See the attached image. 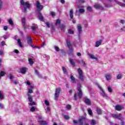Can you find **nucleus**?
I'll list each match as a JSON object with an SVG mask.
<instances>
[{
	"instance_id": "nucleus-64",
	"label": "nucleus",
	"mask_w": 125,
	"mask_h": 125,
	"mask_svg": "<svg viewBox=\"0 0 125 125\" xmlns=\"http://www.w3.org/2000/svg\"><path fill=\"white\" fill-rule=\"evenodd\" d=\"M61 2L62 4H64V3H65V0H61Z\"/></svg>"
},
{
	"instance_id": "nucleus-43",
	"label": "nucleus",
	"mask_w": 125,
	"mask_h": 125,
	"mask_svg": "<svg viewBox=\"0 0 125 125\" xmlns=\"http://www.w3.org/2000/svg\"><path fill=\"white\" fill-rule=\"evenodd\" d=\"M87 9L90 11V12H92V8L90 6H87Z\"/></svg>"
},
{
	"instance_id": "nucleus-8",
	"label": "nucleus",
	"mask_w": 125,
	"mask_h": 125,
	"mask_svg": "<svg viewBox=\"0 0 125 125\" xmlns=\"http://www.w3.org/2000/svg\"><path fill=\"white\" fill-rule=\"evenodd\" d=\"M26 40L28 44H32V43H33V40L32 39V38H31V36L27 35Z\"/></svg>"
},
{
	"instance_id": "nucleus-34",
	"label": "nucleus",
	"mask_w": 125,
	"mask_h": 125,
	"mask_svg": "<svg viewBox=\"0 0 125 125\" xmlns=\"http://www.w3.org/2000/svg\"><path fill=\"white\" fill-rule=\"evenodd\" d=\"M100 89H101L102 91L103 92V97H107V95H106V93H105V92H104V90H103V89H102V88H101V87H100Z\"/></svg>"
},
{
	"instance_id": "nucleus-53",
	"label": "nucleus",
	"mask_w": 125,
	"mask_h": 125,
	"mask_svg": "<svg viewBox=\"0 0 125 125\" xmlns=\"http://www.w3.org/2000/svg\"><path fill=\"white\" fill-rule=\"evenodd\" d=\"M45 104L47 106H49V102H48V101H46V100L45 101Z\"/></svg>"
},
{
	"instance_id": "nucleus-52",
	"label": "nucleus",
	"mask_w": 125,
	"mask_h": 125,
	"mask_svg": "<svg viewBox=\"0 0 125 125\" xmlns=\"http://www.w3.org/2000/svg\"><path fill=\"white\" fill-rule=\"evenodd\" d=\"M13 78H14V77L12 75V74H9V79H10V80H12V79H13Z\"/></svg>"
},
{
	"instance_id": "nucleus-6",
	"label": "nucleus",
	"mask_w": 125,
	"mask_h": 125,
	"mask_svg": "<svg viewBox=\"0 0 125 125\" xmlns=\"http://www.w3.org/2000/svg\"><path fill=\"white\" fill-rule=\"evenodd\" d=\"M38 12V18L39 20H41L42 22H44V18H43V16H42V14L41 13V12Z\"/></svg>"
},
{
	"instance_id": "nucleus-7",
	"label": "nucleus",
	"mask_w": 125,
	"mask_h": 125,
	"mask_svg": "<svg viewBox=\"0 0 125 125\" xmlns=\"http://www.w3.org/2000/svg\"><path fill=\"white\" fill-rule=\"evenodd\" d=\"M124 109V107H123V105H119V104H117L115 105V109L116 111H122Z\"/></svg>"
},
{
	"instance_id": "nucleus-44",
	"label": "nucleus",
	"mask_w": 125,
	"mask_h": 125,
	"mask_svg": "<svg viewBox=\"0 0 125 125\" xmlns=\"http://www.w3.org/2000/svg\"><path fill=\"white\" fill-rule=\"evenodd\" d=\"M8 22H9V24L10 25H13V24H14L13 21L11 19L9 20Z\"/></svg>"
},
{
	"instance_id": "nucleus-30",
	"label": "nucleus",
	"mask_w": 125,
	"mask_h": 125,
	"mask_svg": "<svg viewBox=\"0 0 125 125\" xmlns=\"http://www.w3.org/2000/svg\"><path fill=\"white\" fill-rule=\"evenodd\" d=\"M60 94H58L57 93H55V100H57V99H58V97H59V95Z\"/></svg>"
},
{
	"instance_id": "nucleus-20",
	"label": "nucleus",
	"mask_w": 125,
	"mask_h": 125,
	"mask_svg": "<svg viewBox=\"0 0 125 125\" xmlns=\"http://www.w3.org/2000/svg\"><path fill=\"white\" fill-rule=\"evenodd\" d=\"M18 43L20 46V47H23V44H22V42H21V39H18L17 40Z\"/></svg>"
},
{
	"instance_id": "nucleus-21",
	"label": "nucleus",
	"mask_w": 125,
	"mask_h": 125,
	"mask_svg": "<svg viewBox=\"0 0 125 125\" xmlns=\"http://www.w3.org/2000/svg\"><path fill=\"white\" fill-rule=\"evenodd\" d=\"M38 123H39L41 125H47V122L45 121H38Z\"/></svg>"
},
{
	"instance_id": "nucleus-42",
	"label": "nucleus",
	"mask_w": 125,
	"mask_h": 125,
	"mask_svg": "<svg viewBox=\"0 0 125 125\" xmlns=\"http://www.w3.org/2000/svg\"><path fill=\"white\" fill-rule=\"evenodd\" d=\"M35 73L36 74V75L38 76V77H40V72H39V71H38V70H35Z\"/></svg>"
},
{
	"instance_id": "nucleus-4",
	"label": "nucleus",
	"mask_w": 125,
	"mask_h": 125,
	"mask_svg": "<svg viewBox=\"0 0 125 125\" xmlns=\"http://www.w3.org/2000/svg\"><path fill=\"white\" fill-rule=\"evenodd\" d=\"M77 90H78V96L79 98V99H82L83 97V91H82V89L81 87L78 86L77 87Z\"/></svg>"
},
{
	"instance_id": "nucleus-60",
	"label": "nucleus",
	"mask_w": 125,
	"mask_h": 125,
	"mask_svg": "<svg viewBox=\"0 0 125 125\" xmlns=\"http://www.w3.org/2000/svg\"><path fill=\"white\" fill-rule=\"evenodd\" d=\"M120 6H121L122 7H125V4L121 3V4H120Z\"/></svg>"
},
{
	"instance_id": "nucleus-31",
	"label": "nucleus",
	"mask_w": 125,
	"mask_h": 125,
	"mask_svg": "<svg viewBox=\"0 0 125 125\" xmlns=\"http://www.w3.org/2000/svg\"><path fill=\"white\" fill-rule=\"evenodd\" d=\"M4 75H6L5 72H4V71H1L0 72V78L1 77H3Z\"/></svg>"
},
{
	"instance_id": "nucleus-32",
	"label": "nucleus",
	"mask_w": 125,
	"mask_h": 125,
	"mask_svg": "<svg viewBox=\"0 0 125 125\" xmlns=\"http://www.w3.org/2000/svg\"><path fill=\"white\" fill-rule=\"evenodd\" d=\"M88 113L90 116H92V115H93V113H92V110H91V109H88Z\"/></svg>"
},
{
	"instance_id": "nucleus-47",
	"label": "nucleus",
	"mask_w": 125,
	"mask_h": 125,
	"mask_svg": "<svg viewBox=\"0 0 125 125\" xmlns=\"http://www.w3.org/2000/svg\"><path fill=\"white\" fill-rule=\"evenodd\" d=\"M91 125H96V122H95V120H92L91 121Z\"/></svg>"
},
{
	"instance_id": "nucleus-9",
	"label": "nucleus",
	"mask_w": 125,
	"mask_h": 125,
	"mask_svg": "<svg viewBox=\"0 0 125 125\" xmlns=\"http://www.w3.org/2000/svg\"><path fill=\"white\" fill-rule=\"evenodd\" d=\"M94 7L96 9H101V10H103V9H104V8H103L101 5L98 4H95L94 5Z\"/></svg>"
},
{
	"instance_id": "nucleus-11",
	"label": "nucleus",
	"mask_w": 125,
	"mask_h": 125,
	"mask_svg": "<svg viewBox=\"0 0 125 125\" xmlns=\"http://www.w3.org/2000/svg\"><path fill=\"white\" fill-rule=\"evenodd\" d=\"M77 29H78V33L79 34H81L82 31H83V27H82V24H78Z\"/></svg>"
},
{
	"instance_id": "nucleus-36",
	"label": "nucleus",
	"mask_w": 125,
	"mask_h": 125,
	"mask_svg": "<svg viewBox=\"0 0 125 125\" xmlns=\"http://www.w3.org/2000/svg\"><path fill=\"white\" fill-rule=\"evenodd\" d=\"M68 34H70V35H74V31L71 29H68Z\"/></svg>"
},
{
	"instance_id": "nucleus-45",
	"label": "nucleus",
	"mask_w": 125,
	"mask_h": 125,
	"mask_svg": "<svg viewBox=\"0 0 125 125\" xmlns=\"http://www.w3.org/2000/svg\"><path fill=\"white\" fill-rule=\"evenodd\" d=\"M63 118L65 120H69L70 119L69 115H64Z\"/></svg>"
},
{
	"instance_id": "nucleus-49",
	"label": "nucleus",
	"mask_w": 125,
	"mask_h": 125,
	"mask_svg": "<svg viewBox=\"0 0 125 125\" xmlns=\"http://www.w3.org/2000/svg\"><path fill=\"white\" fill-rule=\"evenodd\" d=\"M45 23L47 27H48V28H49V27H50V22H45Z\"/></svg>"
},
{
	"instance_id": "nucleus-18",
	"label": "nucleus",
	"mask_w": 125,
	"mask_h": 125,
	"mask_svg": "<svg viewBox=\"0 0 125 125\" xmlns=\"http://www.w3.org/2000/svg\"><path fill=\"white\" fill-rule=\"evenodd\" d=\"M74 10L73 9H70L69 12V15L71 19H73V18L74 17Z\"/></svg>"
},
{
	"instance_id": "nucleus-15",
	"label": "nucleus",
	"mask_w": 125,
	"mask_h": 125,
	"mask_svg": "<svg viewBox=\"0 0 125 125\" xmlns=\"http://www.w3.org/2000/svg\"><path fill=\"white\" fill-rule=\"evenodd\" d=\"M26 69H27V68L26 67H22V68H21L20 69L21 73L22 75H25V74H26Z\"/></svg>"
},
{
	"instance_id": "nucleus-29",
	"label": "nucleus",
	"mask_w": 125,
	"mask_h": 125,
	"mask_svg": "<svg viewBox=\"0 0 125 125\" xmlns=\"http://www.w3.org/2000/svg\"><path fill=\"white\" fill-rule=\"evenodd\" d=\"M28 61L30 65H33V64H34V62L33 61L32 58H28Z\"/></svg>"
},
{
	"instance_id": "nucleus-22",
	"label": "nucleus",
	"mask_w": 125,
	"mask_h": 125,
	"mask_svg": "<svg viewBox=\"0 0 125 125\" xmlns=\"http://www.w3.org/2000/svg\"><path fill=\"white\" fill-rule=\"evenodd\" d=\"M89 57L91 58V59H95V60H97V57H94V55L92 54H89Z\"/></svg>"
},
{
	"instance_id": "nucleus-3",
	"label": "nucleus",
	"mask_w": 125,
	"mask_h": 125,
	"mask_svg": "<svg viewBox=\"0 0 125 125\" xmlns=\"http://www.w3.org/2000/svg\"><path fill=\"white\" fill-rule=\"evenodd\" d=\"M36 7L37 8V12H39L42 10V9L43 8V5H41V2H40V1L38 0L36 1Z\"/></svg>"
},
{
	"instance_id": "nucleus-2",
	"label": "nucleus",
	"mask_w": 125,
	"mask_h": 125,
	"mask_svg": "<svg viewBox=\"0 0 125 125\" xmlns=\"http://www.w3.org/2000/svg\"><path fill=\"white\" fill-rule=\"evenodd\" d=\"M78 73L79 74L78 78L81 82H84V76H83V72L81 68H78Z\"/></svg>"
},
{
	"instance_id": "nucleus-41",
	"label": "nucleus",
	"mask_w": 125,
	"mask_h": 125,
	"mask_svg": "<svg viewBox=\"0 0 125 125\" xmlns=\"http://www.w3.org/2000/svg\"><path fill=\"white\" fill-rule=\"evenodd\" d=\"M107 90L108 91L110 92V93H112V92H113V89H112V88H111V87H108Z\"/></svg>"
},
{
	"instance_id": "nucleus-27",
	"label": "nucleus",
	"mask_w": 125,
	"mask_h": 125,
	"mask_svg": "<svg viewBox=\"0 0 125 125\" xmlns=\"http://www.w3.org/2000/svg\"><path fill=\"white\" fill-rule=\"evenodd\" d=\"M69 62L72 66H75V62H74V60L73 59H69Z\"/></svg>"
},
{
	"instance_id": "nucleus-50",
	"label": "nucleus",
	"mask_w": 125,
	"mask_h": 125,
	"mask_svg": "<svg viewBox=\"0 0 125 125\" xmlns=\"http://www.w3.org/2000/svg\"><path fill=\"white\" fill-rule=\"evenodd\" d=\"M34 105H36V103H35L34 102L29 103L30 106H34Z\"/></svg>"
},
{
	"instance_id": "nucleus-56",
	"label": "nucleus",
	"mask_w": 125,
	"mask_h": 125,
	"mask_svg": "<svg viewBox=\"0 0 125 125\" xmlns=\"http://www.w3.org/2000/svg\"><path fill=\"white\" fill-rule=\"evenodd\" d=\"M50 14L52 16H55V13L54 12H50Z\"/></svg>"
},
{
	"instance_id": "nucleus-5",
	"label": "nucleus",
	"mask_w": 125,
	"mask_h": 125,
	"mask_svg": "<svg viewBox=\"0 0 125 125\" xmlns=\"http://www.w3.org/2000/svg\"><path fill=\"white\" fill-rule=\"evenodd\" d=\"M122 116L123 115L122 114V113H119V114H112L113 118H114L115 119H117V120H119L120 121L122 120Z\"/></svg>"
},
{
	"instance_id": "nucleus-48",
	"label": "nucleus",
	"mask_w": 125,
	"mask_h": 125,
	"mask_svg": "<svg viewBox=\"0 0 125 125\" xmlns=\"http://www.w3.org/2000/svg\"><path fill=\"white\" fill-rule=\"evenodd\" d=\"M78 96L77 95V93H74V100L77 101L78 100Z\"/></svg>"
},
{
	"instance_id": "nucleus-13",
	"label": "nucleus",
	"mask_w": 125,
	"mask_h": 125,
	"mask_svg": "<svg viewBox=\"0 0 125 125\" xmlns=\"http://www.w3.org/2000/svg\"><path fill=\"white\" fill-rule=\"evenodd\" d=\"M85 99V103L88 105H91V101H90V100H89V99L85 97L84 98Z\"/></svg>"
},
{
	"instance_id": "nucleus-28",
	"label": "nucleus",
	"mask_w": 125,
	"mask_h": 125,
	"mask_svg": "<svg viewBox=\"0 0 125 125\" xmlns=\"http://www.w3.org/2000/svg\"><path fill=\"white\" fill-rule=\"evenodd\" d=\"M105 78L107 81H109V80H111V75H110V74L106 75Z\"/></svg>"
},
{
	"instance_id": "nucleus-24",
	"label": "nucleus",
	"mask_w": 125,
	"mask_h": 125,
	"mask_svg": "<svg viewBox=\"0 0 125 125\" xmlns=\"http://www.w3.org/2000/svg\"><path fill=\"white\" fill-rule=\"evenodd\" d=\"M61 90H62L61 88L60 87L57 88L55 91V93H58L59 94H60V92H61Z\"/></svg>"
},
{
	"instance_id": "nucleus-16",
	"label": "nucleus",
	"mask_w": 125,
	"mask_h": 125,
	"mask_svg": "<svg viewBox=\"0 0 125 125\" xmlns=\"http://www.w3.org/2000/svg\"><path fill=\"white\" fill-rule=\"evenodd\" d=\"M70 79L71 83H77V81H76V78H75L73 75L70 76Z\"/></svg>"
},
{
	"instance_id": "nucleus-57",
	"label": "nucleus",
	"mask_w": 125,
	"mask_h": 125,
	"mask_svg": "<svg viewBox=\"0 0 125 125\" xmlns=\"http://www.w3.org/2000/svg\"><path fill=\"white\" fill-rule=\"evenodd\" d=\"M3 29L5 31H6L8 29V26L7 25L4 26Z\"/></svg>"
},
{
	"instance_id": "nucleus-14",
	"label": "nucleus",
	"mask_w": 125,
	"mask_h": 125,
	"mask_svg": "<svg viewBox=\"0 0 125 125\" xmlns=\"http://www.w3.org/2000/svg\"><path fill=\"white\" fill-rule=\"evenodd\" d=\"M21 23L23 28H26V18H22L21 19Z\"/></svg>"
},
{
	"instance_id": "nucleus-62",
	"label": "nucleus",
	"mask_w": 125,
	"mask_h": 125,
	"mask_svg": "<svg viewBox=\"0 0 125 125\" xmlns=\"http://www.w3.org/2000/svg\"><path fill=\"white\" fill-rule=\"evenodd\" d=\"M30 45H31V46L33 47V48H37V46H35L34 44H32V43Z\"/></svg>"
},
{
	"instance_id": "nucleus-46",
	"label": "nucleus",
	"mask_w": 125,
	"mask_h": 125,
	"mask_svg": "<svg viewBox=\"0 0 125 125\" xmlns=\"http://www.w3.org/2000/svg\"><path fill=\"white\" fill-rule=\"evenodd\" d=\"M79 11L80 13H83L85 11L83 9H79Z\"/></svg>"
},
{
	"instance_id": "nucleus-39",
	"label": "nucleus",
	"mask_w": 125,
	"mask_h": 125,
	"mask_svg": "<svg viewBox=\"0 0 125 125\" xmlns=\"http://www.w3.org/2000/svg\"><path fill=\"white\" fill-rule=\"evenodd\" d=\"M66 107L68 110H71L72 109V106H71V105L67 104L66 105Z\"/></svg>"
},
{
	"instance_id": "nucleus-63",
	"label": "nucleus",
	"mask_w": 125,
	"mask_h": 125,
	"mask_svg": "<svg viewBox=\"0 0 125 125\" xmlns=\"http://www.w3.org/2000/svg\"><path fill=\"white\" fill-rule=\"evenodd\" d=\"M52 30L55 31V26H54L53 25H52Z\"/></svg>"
},
{
	"instance_id": "nucleus-1",
	"label": "nucleus",
	"mask_w": 125,
	"mask_h": 125,
	"mask_svg": "<svg viewBox=\"0 0 125 125\" xmlns=\"http://www.w3.org/2000/svg\"><path fill=\"white\" fill-rule=\"evenodd\" d=\"M20 2L24 9V12H27V9H28V8H30L31 4L28 3V2L24 1V0H21Z\"/></svg>"
},
{
	"instance_id": "nucleus-58",
	"label": "nucleus",
	"mask_w": 125,
	"mask_h": 125,
	"mask_svg": "<svg viewBox=\"0 0 125 125\" xmlns=\"http://www.w3.org/2000/svg\"><path fill=\"white\" fill-rule=\"evenodd\" d=\"M25 83H26L28 85H31V83H30V81H26Z\"/></svg>"
},
{
	"instance_id": "nucleus-37",
	"label": "nucleus",
	"mask_w": 125,
	"mask_h": 125,
	"mask_svg": "<svg viewBox=\"0 0 125 125\" xmlns=\"http://www.w3.org/2000/svg\"><path fill=\"white\" fill-rule=\"evenodd\" d=\"M0 99H1L2 100L3 99H4V97H3V94H2V93H1V91H0Z\"/></svg>"
},
{
	"instance_id": "nucleus-40",
	"label": "nucleus",
	"mask_w": 125,
	"mask_h": 125,
	"mask_svg": "<svg viewBox=\"0 0 125 125\" xmlns=\"http://www.w3.org/2000/svg\"><path fill=\"white\" fill-rule=\"evenodd\" d=\"M122 78H123V76L122 75V74H119L117 76V80H121V79H122Z\"/></svg>"
},
{
	"instance_id": "nucleus-10",
	"label": "nucleus",
	"mask_w": 125,
	"mask_h": 125,
	"mask_svg": "<svg viewBox=\"0 0 125 125\" xmlns=\"http://www.w3.org/2000/svg\"><path fill=\"white\" fill-rule=\"evenodd\" d=\"M66 43H67V45L68 48H69V51L71 52H73V48H71V42H70V41L69 40H66Z\"/></svg>"
},
{
	"instance_id": "nucleus-55",
	"label": "nucleus",
	"mask_w": 125,
	"mask_h": 125,
	"mask_svg": "<svg viewBox=\"0 0 125 125\" xmlns=\"http://www.w3.org/2000/svg\"><path fill=\"white\" fill-rule=\"evenodd\" d=\"M28 93H33V90L32 89H28Z\"/></svg>"
},
{
	"instance_id": "nucleus-54",
	"label": "nucleus",
	"mask_w": 125,
	"mask_h": 125,
	"mask_svg": "<svg viewBox=\"0 0 125 125\" xmlns=\"http://www.w3.org/2000/svg\"><path fill=\"white\" fill-rule=\"evenodd\" d=\"M37 29V27L35 26H31V29L32 31H36V29Z\"/></svg>"
},
{
	"instance_id": "nucleus-17",
	"label": "nucleus",
	"mask_w": 125,
	"mask_h": 125,
	"mask_svg": "<svg viewBox=\"0 0 125 125\" xmlns=\"http://www.w3.org/2000/svg\"><path fill=\"white\" fill-rule=\"evenodd\" d=\"M78 62L79 64H82L83 67H85L86 66V63H85V62L83 61V60H79L78 61Z\"/></svg>"
},
{
	"instance_id": "nucleus-35",
	"label": "nucleus",
	"mask_w": 125,
	"mask_h": 125,
	"mask_svg": "<svg viewBox=\"0 0 125 125\" xmlns=\"http://www.w3.org/2000/svg\"><path fill=\"white\" fill-rule=\"evenodd\" d=\"M60 28L62 30H64L65 29V25H64V24H62L60 25Z\"/></svg>"
},
{
	"instance_id": "nucleus-33",
	"label": "nucleus",
	"mask_w": 125,
	"mask_h": 125,
	"mask_svg": "<svg viewBox=\"0 0 125 125\" xmlns=\"http://www.w3.org/2000/svg\"><path fill=\"white\" fill-rule=\"evenodd\" d=\"M62 71L65 75H67V69H66V68L64 66L62 67Z\"/></svg>"
},
{
	"instance_id": "nucleus-61",
	"label": "nucleus",
	"mask_w": 125,
	"mask_h": 125,
	"mask_svg": "<svg viewBox=\"0 0 125 125\" xmlns=\"http://www.w3.org/2000/svg\"><path fill=\"white\" fill-rule=\"evenodd\" d=\"M5 44V42H4V41H2L1 42V45H2V46H3Z\"/></svg>"
},
{
	"instance_id": "nucleus-51",
	"label": "nucleus",
	"mask_w": 125,
	"mask_h": 125,
	"mask_svg": "<svg viewBox=\"0 0 125 125\" xmlns=\"http://www.w3.org/2000/svg\"><path fill=\"white\" fill-rule=\"evenodd\" d=\"M54 47H55V49L56 51H57V52L59 51V47H58V46H55Z\"/></svg>"
},
{
	"instance_id": "nucleus-38",
	"label": "nucleus",
	"mask_w": 125,
	"mask_h": 125,
	"mask_svg": "<svg viewBox=\"0 0 125 125\" xmlns=\"http://www.w3.org/2000/svg\"><path fill=\"white\" fill-rule=\"evenodd\" d=\"M30 112H35L36 111V108L35 106H32L30 109Z\"/></svg>"
},
{
	"instance_id": "nucleus-59",
	"label": "nucleus",
	"mask_w": 125,
	"mask_h": 125,
	"mask_svg": "<svg viewBox=\"0 0 125 125\" xmlns=\"http://www.w3.org/2000/svg\"><path fill=\"white\" fill-rule=\"evenodd\" d=\"M14 52H15V53H16L17 54H18V53H19V51L17 49H15L14 50Z\"/></svg>"
},
{
	"instance_id": "nucleus-23",
	"label": "nucleus",
	"mask_w": 125,
	"mask_h": 125,
	"mask_svg": "<svg viewBox=\"0 0 125 125\" xmlns=\"http://www.w3.org/2000/svg\"><path fill=\"white\" fill-rule=\"evenodd\" d=\"M96 111H97V113L98 115H102V110H101V109H100L99 108H97Z\"/></svg>"
},
{
	"instance_id": "nucleus-12",
	"label": "nucleus",
	"mask_w": 125,
	"mask_h": 125,
	"mask_svg": "<svg viewBox=\"0 0 125 125\" xmlns=\"http://www.w3.org/2000/svg\"><path fill=\"white\" fill-rule=\"evenodd\" d=\"M86 120V118L84 117V116H82L81 118L79 119V122L80 124H83V121H85Z\"/></svg>"
},
{
	"instance_id": "nucleus-25",
	"label": "nucleus",
	"mask_w": 125,
	"mask_h": 125,
	"mask_svg": "<svg viewBox=\"0 0 125 125\" xmlns=\"http://www.w3.org/2000/svg\"><path fill=\"white\" fill-rule=\"evenodd\" d=\"M61 23V20L60 19H58L56 21V23H55V26H57V25H59Z\"/></svg>"
},
{
	"instance_id": "nucleus-26",
	"label": "nucleus",
	"mask_w": 125,
	"mask_h": 125,
	"mask_svg": "<svg viewBox=\"0 0 125 125\" xmlns=\"http://www.w3.org/2000/svg\"><path fill=\"white\" fill-rule=\"evenodd\" d=\"M27 96L28 97V101L29 102H33V98L31 96V95L30 94H27Z\"/></svg>"
},
{
	"instance_id": "nucleus-19",
	"label": "nucleus",
	"mask_w": 125,
	"mask_h": 125,
	"mask_svg": "<svg viewBox=\"0 0 125 125\" xmlns=\"http://www.w3.org/2000/svg\"><path fill=\"white\" fill-rule=\"evenodd\" d=\"M101 43H102V40H100L99 41H97L96 42V44H95L96 47H98L99 45H101Z\"/></svg>"
}]
</instances>
